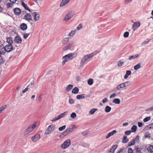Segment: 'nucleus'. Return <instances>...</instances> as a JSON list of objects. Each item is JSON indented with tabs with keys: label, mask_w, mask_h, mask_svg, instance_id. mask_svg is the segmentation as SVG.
I'll return each instance as SVG.
<instances>
[{
	"label": "nucleus",
	"mask_w": 153,
	"mask_h": 153,
	"mask_svg": "<svg viewBox=\"0 0 153 153\" xmlns=\"http://www.w3.org/2000/svg\"><path fill=\"white\" fill-rule=\"evenodd\" d=\"M139 56V54H136L133 55L131 56H130L128 58V59L129 60H131L132 59H134Z\"/></svg>",
	"instance_id": "4be33fe9"
},
{
	"label": "nucleus",
	"mask_w": 153,
	"mask_h": 153,
	"mask_svg": "<svg viewBox=\"0 0 153 153\" xmlns=\"http://www.w3.org/2000/svg\"><path fill=\"white\" fill-rule=\"evenodd\" d=\"M62 58L63 59V60L62 62V64L63 65H64L66 62H67L69 60L67 58V57H65V56H64Z\"/></svg>",
	"instance_id": "393cba45"
},
{
	"label": "nucleus",
	"mask_w": 153,
	"mask_h": 153,
	"mask_svg": "<svg viewBox=\"0 0 153 153\" xmlns=\"http://www.w3.org/2000/svg\"><path fill=\"white\" fill-rule=\"evenodd\" d=\"M153 111V106L150 108L146 109V111Z\"/></svg>",
	"instance_id": "13d9d810"
},
{
	"label": "nucleus",
	"mask_w": 153,
	"mask_h": 153,
	"mask_svg": "<svg viewBox=\"0 0 153 153\" xmlns=\"http://www.w3.org/2000/svg\"><path fill=\"white\" fill-rule=\"evenodd\" d=\"M40 138V136L39 134H36L34 136L31 138L33 142H36Z\"/></svg>",
	"instance_id": "ddd939ff"
},
{
	"label": "nucleus",
	"mask_w": 153,
	"mask_h": 153,
	"mask_svg": "<svg viewBox=\"0 0 153 153\" xmlns=\"http://www.w3.org/2000/svg\"><path fill=\"white\" fill-rule=\"evenodd\" d=\"M30 33H26L24 34L23 37L25 39H26L29 35Z\"/></svg>",
	"instance_id": "6e6d98bb"
},
{
	"label": "nucleus",
	"mask_w": 153,
	"mask_h": 153,
	"mask_svg": "<svg viewBox=\"0 0 153 153\" xmlns=\"http://www.w3.org/2000/svg\"><path fill=\"white\" fill-rule=\"evenodd\" d=\"M7 42L9 43V44L12 45V44L13 43V41L11 37H9L7 38Z\"/></svg>",
	"instance_id": "bb28decb"
},
{
	"label": "nucleus",
	"mask_w": 153,
	"mask_h": 153,
	"mask_svg": "<svg viewBox=\"0 0 153 153\" xmlns=\"http://www.w3.org/2000/svg\"><path fill=\"white\" fill-rule=\"evenodd\" d=\"M97 110V109L96 108H94L91 109L89 111V113L91 114H93Z\"/></svg>",
	"instance_id": "c9c22d12"
},
{
	"label": "nucleus",
	"mask_w": 153,
	"mask_h": 153,
	"mask_svg": "<svg viewBox=\"0 0 153 153\" xmlns=\"http://www.w3.org/2000/svg\"><path fill=\"white\" fill-rule=\"evenodd\" d=\"M14 41L15 43L20 44L21 43L22 40L19 36H17L14 38Z\"/></svg>",
	"instance_id": "2eb2a0df"
},
{
	"label": "nucleus",
	"mask_w": 153,
	"mask_h": 153,
	"mask_svg": "<svg viewBox=\"0 0 153 153\" xmlns=\"http://www.w3.org/2000/svg\"><path fill=\"white\" fill-rule=\"evenodd\" d=\"M22 6L24 7L25 9L28 10L30 12V9L28 7V6H27V5L24 2H22Z\"/></svg>",
	"instance_id": "b1692460"
},
{
	"label": "nucleus",
	"mask_w": 153,
	"mask_h": 153,
	"mask_svg": "<svg viewBox=\"0 0 153 153\" xmlns=\"http://www.w3.org/2000/svg\"><path fill=\"white\" fill-rule=\"evenodd\" d=\"M71 144V140L69 139L65 140L61 145V148L63 149H65L69 147Z\"/></svg>",
	"instance_id": "39448f33"
},
{
	"label": "nucleus",
	"mask_w": 153,
	"mask_h": 153,
	"mask_svg": "<svg viewBox=\"0 0 153 153\" xmlns=\"http://www.w3.org/2000/svg\"><path fill=\"white\" fill-rule=\"evenodd\" d=\"M68 113L67 111H66L63 113L60 114V115L55 117L52 120V121H55L56 120H58L65 116L67 113Z\"/></svg>",
	"instance_id": "423d86ee"
},
{
	"label": "nucleus",
	"mask_w": 153,
	"mask_h": 153,
	"mask_svg": "<svg viewBox=\"0 0 153 153\" xmlns=\"http://www.w3.org/2000/svg\"><path fill=\"white\" fill-rule=\"evenodd\" d=\"M131 74V71H127L126 72V74L124 76V78L126 79L127 78L129 75Z\"/></svg>",
	"instance_id": "5701e85b"
},
{
	"label": "nucleus",
	"mask_w": 153,
	"mask_h": 153,
	"mask_svg": "<svg viewBox=\"0 0 153 153\" xmlns=\"http://www.w3.org/2000/svg\"><path fill=\"white\" fill-rule=\"evenodd\" d=\"M131 130L127 131L125 132V134L127 135H129L131 134Z\"/></svg>",
	"instance_id": "e2e57ef3"
},
{
	"label": "nucleus",
	"mask_w": 153,
	"mask_h": 153,
	"mask_svg": "<svg viewBox=\"0 0 153 153\" xmlns=\"http://www.w3.org/2000/svg\"><path fill=\"white\" fill-rule=\"evenodd\" d=\"M128 139L127 138V137L126 135H124L123 136V140L122 142L123 143H126L128 142Z\"/></svg>",
	"instance_id": "473e14b6"
},
{
	"label": "nucleus",
	"mask_w": 153,
	"mask_h": 153,
	"mask_svg": "<svg viewBox=\"0 0 153 153\" xmlns=\"http://www.w3.org/2000/svg\"><path fill=\"white\" fill-rule=\"evenodd\" d=\"M117 145H114L108 151V153H114L115 149L117 148Z\"/></svg>",
	"instance_id": "a211bd4d"
},
{
	"label": "nucleus",
	"mask_w": 153,
	"mask_h": 153,
	"mask_svg": "<svg viewBox=\"0 0 153 153\" xmlns=\"http://www.w3.org/2000/svg\"><path fill=\"white\" fill-rule=\"evenodd\" d=\"M151 117H147L143 119V121L144 122H146L149 121Z\"/></svg>",
	"instance_id": "09e8293b"
},
{
	"label": "nucleus",
	"mask_w": 153,
	"mask_h": 153,
	"mask_svg": "<svg viewBox=\"0 0 153 153\" xmlns=\"http://www.w3.org/2000/svg\"><path fill=\"white\" fill-rule=\"evenodd\" d=\"M76 128L75 125H73L67 128L65 131L63 132L60 136L61 137H62L68 134L72 131L74 130Z\"/></svg>",
	"instance_id": "f03ea898"
},
{
	"label": "nucleus",
	"mask_w": 153,
	"mask_h": 153,
	"mask_svg": "<svg viewBox=\"0 0 153 153\" xmlns=\"http://www.w3.org/2000/svg\"><path fill=\"white\" fill-rule=\"evenodd\" d=\"M4 49L5 51V53L6 51L7 52H10L13 50V47L12 45L9 44L6 45Z\"/></svg>",
	"instance_id": "1a4fd4ad"
},
{
	"label": "nucleus",
	"mask_w": 153,
	"mask_h": 153,
	"mask_svg": "<svg viewBox=\"0 0 153 153\" xmlns=\"http://www.w3.org/2000/svg\"><path fill=\"white\" fill-rule=\"evenodd\" d=\"M74 42L73 41H70L68 45L65 46L63 49L64 51H66L70 49L73 46Z\"/></svg>",
	"instance_id": "9b49d317"
},
{
	"label": "nucleus",
	"mask_w": 153,
	"mask_h": 153,
	"mask_svg": "<svg viewBox=\"0 0 153 153\" xmlns=\"http://www.w3.org/2000/svg\"><path fill=\"white\" fill-rule=\"evenodd\" d=\"M13 11L14 14L16 15H19L21 12V9L17 7L14 8Z\"/></svg>",
	"instance_id": "dca6fc26"
},
{
	"label": "nucleus",
	"mask_w": 153,
	"mask_h": 153,
	"mask_svg": "<svg viewBox=\"0 0 153 153\" xmlns=\"http://www.w3.org/2000/svg\"><path fill=\"white\" fill-rule=\"evenodd\" d=\"M147 150L150 153L153 152V145H151L147 148Z\"/></svg>",
	"instance_id": "7c9ffc66"
},
{
	"label": "nucleus",
	"mask_w": 153,
	"mask_h": 153,
	"mask_svg": "<svg viewBox=\"0 0 153 153\" xmlns=\"http://www.w3.org/2000/svg\"><path fill=\"white\" fill-rule=\"evenodd\" d=\"M116 88L119 90H121L123 89H126L123 83L117 85L116 87Z\"/></svg>",
	"instance_id": "f3484780"
},
{
	"label": "nucleus",
	"mask_w": 153,
	"mask_h": 153,
	"mask_svg": "<svg viewBox=\"0 0 153 153\" xmlns=\"http://www.w3.org/2000/svg\"><path fill=\"white\" fill-rule=\"evenodd\" d=\"M116 95V94L115 93H113L112 94L110 95V98H112L114 97Z\"/></svg>",
	"instance_id": "774afa93"
},
{
	"label": "nucleus",
	"mask_w": 153,
	"mask_h": 153,
	"mask_svg": "<svg viewBox=\"0 0 153 153\" xmlns=\"http://www.w3.org/2000/svg\"><path fill=\"white\" fill-rule=\"evenodd\" d=\"M69 39L68 38H65L62 41V43L64 44H66L69 41Z\"/></svg>",
	"instance_id": "58836bf2"
},
{
	"label": "nucleus",
	"mask_w": 153,
	"mask_h": 153,
	"mask_svg": "<svg viewBox=\"0 0 153 153\" xmlns=\"http://www.w3.org/2000/svg\"><path fill=\"white\" fill-rule=\"evenodd\" d=\"M111 110V108L109 106H107L105 108V111L107 112H109Z\"/></svg>",
	"instance_id": "4c0bfd02"
},
{
	"label": "nucleus",
	"mask_w": 153,
	"mask_h": 153,
	"mask_svg": "<svg viewBox=\"0 0 153 153\" xmlns=\"http://www.w3.org/2000/svg\"><path fill=\"white\" fill-rule=\"evenodd\" d=\"M93 83V80L92 79H89L88 80V84L89 85H91Z\"/></svg>",
	"instance_id": "79ce46f5"
},
{
	"label": "nucleus",
	"mask_w": 153,
	"mask_h": 153,
	"mask_svg": "<svg viewBox=\"0 0 153 153\" xmlns=\"http://www.w3.org/2000/svg\"><path fill=\"white\" fill-rule=\"evenodd\" d=\"M24 18L25 20L29 22L30 21H33L32 16L29 13L26 14L24 16Z\"/></svg>",
	"instance_id": "4468645a"
},
{
	"label": "nucleus",
	"mask_w": 153,
	"mask_h": 153,
	"mask_svg": "<svg viewBox=\"0 0 153 153\" xmlns=\"http://www.w3.org/2000/svg\"><path fill=\"white\" fill-rule=\"evenodd\" d=\"M113 102L116 104H119L120 103V101L119 99L116 98L113 100Z\"/></svg>",
	"instance_id": "72a5a7b5"
},
{
	"label": "nucleus",
	"mask_w": 153,
	"mask_h": 153,
	"mask_svg": "<svg viewBox=\"0 0 153 153\" xmlns=\"http://www.w3.org/2000/svg\"><path fill=\"white\" fill-rule=\"evenodd\" d=\"M36 127V124L35 123L33 124L31 126L28 127L24 132L23 133L24 135V136L27 135L28 134L32 131L34 129H35Z\"/></svg>",
	"instance_id": "7ed1b4c3"
},
{
	"label": "nucleus",
	"mask_w": 153,
	"mask_h": 153,
	"mask_svg": "<svg viewBox=\"0 0 153 153\" xmlns=\"http://www.w3.org/2000/svg\"><path fill=\"white\" fill-rule=\"evenodd\" d=\"M29 85H27V87L25 89L22 91V92L24 94L27 91H28V87L29 86Z\"/></svg>",
	"instance_id": "5fc2aeb1"
},
{
	"label": "nucleus",
	"mask_w": 153,
	"mask_h": 153,
	"mask_svg": "<svg viewBox=\"0 0 153 153\" xmlns=\"http://www.w3.org/2000/svg\"><path fill=\"white\" fill-rule=\"evenodd\" d=\"M55 126L54 124H52L50 125L45 130V134H47L51 133L54 131L55 129Z\"/></svg>",
	"instance_id": "20e7f679"
},
{
	"label": "nucleus",
	"mask_w": 153,
	"mask_h": 153,
	"mask_svg": "<svg viewBox=\"0 0 153 153\" xmlns=\"http://www.w3.org/2000/svg\"><path fill=\"white\" fill-rule=\"evenodd\" d=\"M76 30H74L72 31H71L69 33V35L70 36H72L74 35L75 34V32H76Z\"/></svg>",
	"instance_id": "8fccbe9b"
},
{
	"label": "nucleus",
	"mask_w": 153,
	"mask_h": 153,
	"mask_svg": "<svg viewBox=\"0 0 153 153\" xmlns=\"http://www.w3.org/2000/svg\"><path fill=\"white\" fill-rule=\"evenodd\" d=\"M13 4L12 3H7L6 4V6L7 8H12L13 7Z\"/></svg>",
	"instance_id": "de8ad7c7"
},
{
	"label": "nucleus",
	"mask_w": 153,
	"mask_h": 153,
	"mask_svg": "<svg viewBox=\"0 0 153 153\" xmlns=\"http://www.w3.org/2000/svg\"><path fill=\"white\" fill-rule=\"evenodd\" d=\"M128 153H133V151L131 148H129L128 150Z\"/></svg>",
	"instance_id": "4d7b16f0"
},
{
	"label": "nucleus",
	"mask_w": 153,
	"mask_h": 153,
	"mask_svg": "<svg viewBox=\"0 0 153 153\" xmlns=\"http://www.w3.org/2000/svg\"><path fill=\"white\" fill-rule=\"evenodd\" d=\"M85 94H80L79 95H78L76 96V98L77 99H84L85 97L84 96L85 95Z\"/></svg>",
	"instance_id": "e433bc0d"
},
{
	"label": "nucleus",
	"mask_w": 153,
	"mask_h": 153,
	"mask_svg": "<svg viewBox=\"0 0 153 153\" xmlns=\"http://www.w3.org/2000/svg\"><path fill=\"white\" fill-rule=\"evenodd\" d=\"M137 127L136 126L133 125L131 128V132H135L137 130Z\"/></svg>",
	"instance_id": "a19ab883"
},
{
	"label": "nucleus",
	"mask_w": 153,
	"mask_h": 153,
	"mask_svg": "<svg viewBox=\"0 0 153 153\" xmlns=\"http://www.w3.org/2000/svg\"><path fill=\"white\" fill-rule=\"evenodd\" d=\"M76 115L74 112L72 113L71 114V117L73 119H75L76 118Z\"/></svg>",
	"instance_id": "a18cd8bd"
},
{
	"label": "nucleus",
	"mask_w": 153,
	"mask_h": 153,
	"mask_svg": "<svg viewBox=\"0 0 153 153\" xmlns=\"http://www.w3.org/2000/svg\"><path fill=\"white\" fill-rule=\"evenodd\" d=\"M82 28V25L81 24H80L77 27L76 29L77 30H80V29H81Z\"/></svg>",
	"instance_id": "bf43d9fd"
},
{
	"label": "nucleus",
	"mask_w": 153,
	"mask_h": 153,
	"mask_svg": "<svg viewBox=\"0 0 153 153\" xmlns=\"http://www.w3.org/2000/svg\"><path fill=\"white\" fill-rule=\"evenodd\" d=\"M33 15V18L35 21L39 20L40 19V15L37 12H34L32 14Z\"/></svg>",
	"instance_id": "9d476101"
},
{
	"label": "nucleus",
	"mask_w": 153,
	"mask_h": 153,
	"mask_svg": "<svg viewBox=\"0 0 153 153\" xmlns=\"http://www.w3.org/2000/svg\"><path fill=\"white\" fill-rule=\"evenodd\" d=\"M42 95L40 94L39 95V97H38V100L39 102H41L42 100Z\"/></svg>",
	"instance_id": "0e129e2a"
},
{
	"label": "nucleus",
	"mask_w": 153,
	"mask_h": 153,
	"mask_svg": "<svg viewBox=\"0 0 153 153\" xmlns=\"http://www.w3.org/2000/svg\"><path fill=\"white\" fill-rule=\"evenodd\" d=\"M4 62L2 58L0 56V64L3 63Z\"/></svg>",
	"instance_id": "680f3d73"
},
{
	"label": "nucleus",
	"mask_w": 153,
	"mask_h": 153,
	"mask_svg": "<svg viewBox=\"0 0 153 153\" xmlns=\"http://www.w3.org/2000/svg\"><path fill=\"white\" fill-rule=\"evenodd\" d=\"M141 67L140 64L138 63L134 66V69L135 70H137Z\"/></svg>",
	"instance_id": "f704fd0d"
},
{
	"label": "nucleus",
	"mask_w": 153,
	"mask_h": 153,
	"mask_svg": "<svg viewBox=\"0 0 153 153\" xmlns=\"http://www.w3.org/2000/svg\"><path fill=\"white\" fill-rule=\"evenodd\" d=\"M135 153H142L140 149L138 147H135Z\"/></svg>",
	"instance_id": "ea45409f"
},
{
	"label": "nucleus",
	"mask_w": 153,
	"mask_h": 153,
	"mask_svg": "<svg viewBox=\"0 0 153 153\" xmlns=\"http://www.w3.org/2000/svg\"><path fill=\"white\" fill-rule=\"evenodd\" d=\"M140 23L139 21H137L133 23L132 26V29L134 30H136L138 27L140 26Z\"/></svg>",
	"instance_id": "f8f14e48"
},
{
	"label": "nucleus",
	"mask_w": 153,
	"mask_h": 153,
	"mask_svg": "<svg viewBox=\"0 0 153 153\" xmlns=\"http://www.w3.org/2000/svg\"><path fill=\"white\" fill-rule=\"evenodd\" d=\"M117 132V131L116 130H114L112 131L109 133L106 136V139H108L111 136L113 135L114 134H115Z\"/></svg>",
	"instance_id": "6ab92c4d"
},
{
	"label": "nucleus",
	"mask_w": 153,
	"mask_h": 153,
	"mask_svg": "<svg viewBox=\"0 0 153 153\" xmlns=\"http://www.w3.org/2000/svg\"><path fill=\"white\" fill-rule=\"evenodd\" d=\"M73 13L72 11L69 12L65 16L64 20L65 21H68L73 16Z\"/></svg>",
	"instance_id": "6e6552de"
},
{
	"label": "nucleus",
	"mask_w": 153,
	"mask_h": 153,
	"mask_svg": "<svg viewBox=\"0 0 153 153\" xmlns=\"http://www.w3.org/2000/svg\"><path fill=\"white\" fill-rule=\"evenodd\" d=\"M73 85H69L66 88V90L67 91H69L73 88Z\"/></svg>",
	"instance_id": "c756f323"
},
{
	"label": "nucleus",
	"mask_w": 153,
	"mask_h": 153,
	"mask_svg": "<svg viewBox=\"0 0 153 153\" xmlns=\"http://www.w3.org/2000/svg\"><path fill=\"white\" fill-rule=\"evenodd\" d=\"M5 53V51L4 47L0 46V56L2 54H4Z\"/></svg>",
	"instance_id": "a878e982"
},
{
	"label": "nucleus",
	"mask_w": 153,
	"mask_h": 153,
	"mask_svg": "<svg viewBox=\"0 0 153 153\" xmlns=\"http://www.w3.org/2000/svg\"><path fill=\"white\" fill-rule=\"evenodd\" d=\"M79 89L76 87H74L72 90V93L74 94H77L79 91Z\"/></svg>",
	"instance_id": "cd10ccee"
},
{
	"label": "nucleus",
	"mask_w": 153,
	"mask_h": 153,
	"mask_svg": "<svg viewBox=\"0 0 153 153\" xmlns=\"http://www.w3.org/2000/svg\"><path fill=\"white\" fill-rule=\"evenodd\" d=\"M145 136L146 138H150L151 137V134L148 132H147L145 133Z\"/></svg>",
	"instance_id": "37998d69"
},
{
	"label": "nucleus",
	"mask_w": 153,
	"mask_h": 153,
	"mask_svg": "<svg viewBox=\"0 0 153 153\" xmlns=\"http://www.w3.org/2000/svg\"><path fill=\"white\" fill-rule=\"evenodd\" d=\"M66 127V126L65 125H64L62 126L59 127V131H62L65 129Z\"/></svg>",
	"instance_id": "603ef678"
},
{
	"label": "nucleus",
	"mask_w": 153,
	"mask_h": 153,
	"mask_svg": "<svg viewBox=\"0 0 153 153\" xmlns=\"http://www.w3.org/2000/svg\"><path fill=\"white\" fill-rule=\"evenodd\" d=\"M147 127L149 129L153 128V123L148 125L147 126Z\"/></svg>",
	"instance_id": "49530a36"
},
{
	"label": "nucleus",
	"mask_w": 153,
	"mask_h": 153,
	"mask_svg": "<svg viewBox=\"0 0 153 153\" xmlns=\"http://www.w3.org/2000/svg\"><path fill=\"white\" fill-rule=\"evenodd\" d=\"M7 105H4L2 107L0 108V114H1L2 111H4L6 108Z\"/></svg>",
	"instance_id": "c03bdc74"
},
{
	"label": "nucleus",
	"mask_w": 153,
	"mask_h": 153,
	"mask_svg": "<svg viewBox=\"0 0 153 153\" xmlns=\"http://www.w3.org/2000/svg\"><path fill=\"white\" fill-rule=\"evenodd\" d=\"M129 32H125L124 34V36L125 37L127 38L129 36Z\"/></svg>",
	"instance_id": "864d4df0"
},
{
	"label": "nucleus",
	"mask_w": 153,
	"mask_h": 153,
	"mask_svg": "<svg viewBox=\"0 0 153 153\" xmlns=\"http://www.w3.org/2000/svg\"><path fill=\"white\" fill-rule=\"evenodd\" d=\"M74 100L72 99H70L69 101V102L70 104H72L74 103Z\"/></svg>",
	"instance_id": "69168bd1"
},
{
	"label": "nucleus",
	"mask_w": 153,
	"mask_h": 153,
	"mask_svg": "<svg viewBox=\"0 0 153 153\" xmlns=\"http://www.w3.org/2000/svg\"><path fill=\"white\" fill-rule=\"evenodd\" d=\"M97 53L96 51H95L90 54H87L83 56L80 61V67H83L84 65L86 63V62L88 60L95 55Z\"/></svg>",
	"instance_id": "f257e3e1"
},
{
	"label": "nucleus",
	"mask_w": 153,
	"mask_h": 153,
	"mask_svg": "<svg viewBox=\"0 0 153 153\" xmlns=\"http://www.w3.org/2000/svg\"><path fill=\"white\" fill-rule=\"evenodd\" d=\"M20 28L22 30H25L27 29V26L26 24L24 23L21 24Z\"/></svg>",
	"instance_id": "aec40b11"
},
{
	"label": "nucleus",
	"mask_w": 153,
	"mask_h": 153,
	"mask_svg": "<svg viewBox=\"0 0 153 153\" xmlns=\"http://www.w3.org/2000/svg\"><path fill=\"white\" fill-rule=\"evenodd\" d=\"M124 64V62H121V61H120L118 62V66L119 67L123 65Z\"/></svg>",
	"instance_id": "3c124183"
},
{
	"label": "nucleus",
	"mask_w": 153,
	"mask_h": 153,
	"mask_svg": "<svg viewBox=\"0 0 153 153\" xmlns=\"http://www.w3.org/2000/svg\"><path fill=\"white\" fill-rule=\"evenodd\" d=\"M70 0H62L60 4V7L65 5L68 3Z\"/></svg>",
	"instance_id": "412c9836"
},
{
	"label": "nucleus",
	"mask_w": 153,
	"mask_h": 153,
	"mask_svg": "<svg viewBox=\"0 0 153 153\" xmlns=\"http://www.w3.org/2000/svg\"><path fill=\"white\" fill-rule=\"evenodd\" d=\"M138 125L139 127H140L142 126L143 124L141 122H138Z\"/></svg>",
	"instance_id": "338daca9"
},
{
	"label": "nucleus",
	"mask_w": 153,
	"mask_h": 153,
	"mask_svg": "<svg viewBox=\"0 0 153 153\" xmlns=\"http://www.w3.org/2000/svg\"><path fill=\"white\" fill-rule=\"evenodd\" d=\"M149 40L148 41H145L143 42L141 44V45L143 46L144 45H146V44H148L149 43Z\"/></svg>",
	"instance_id": "052dcab7"
},
{
	"label": "nucleus",
	"mask_w": 153,
	"mask_h": 153,
	"mask_svg": "<svg viewBox=\"0 0 153 153\" xmlns=\"http://www.w3.org/2000/svg\"><path fill=\"white\" fill-rule=\"evenodd\" d=\"M76 56L77 54L76 53H70L68 54L65 55V57H67V58H68L70 60L75 57Z\"/></svg>",
	"instance_id": "0eeeda50"
},
{
	"label": "nucleus",
	"mask_w": 153,
	"mask_h": 153,
	"mask_svg": "<svg viewBox=\"0 0 153 153\" xmlns=\"http://www.w3.org/2000/svg\"><path fill=\"white\" fill-rule=\"evenodd\" d=\"M123 83L124 84V85L126 89L127 87H128L131 84V81H128L124 83Z\"/></svg>",
	"instance_id": "2f4dec72"
},
{
	"label": "nucleus",
	"mask_w": 153,
	"mask_h": 153,
	"mask_svg": "<svg viewBox=\"0 0 153 153\" xmlns=\"http://www.w3.org/2000/svg\"><path fill=\"white\" fill-rule=\"evenodd\" d=\"M135 142V140L134 138L132 140L129 142L128 143V146H131L133 145H134V143Z\"/></svg>",
	"instance_id": "c85d7f7f"
}]
</instances>
